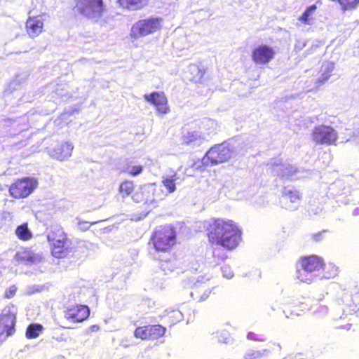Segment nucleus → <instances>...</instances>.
Returning <instances> with one entry per match:
<instances>
[{"label":"nucleus","instance_id":"1","mask_svg":"<svg viewBox=\"0 0 359 359\" xmlns=\"http://www.w3.org/2000/svg\"><path fill=\"white\" fill-rule=\"evenodd\" d=\"M204 228L208 241L228 251L237 248L242 241L243 231L238 222L222 217L206 221Z\"/></svg>","mask_w":359,"mask_h":359},{"label":"nucleus","instance_id":"2","mask_svg":"<svg viewBox=\"0 0 359 359\" xmlns=\"http://www.w3.org/2000/svg\"><path fill=\"white\" fill-rule=\"evenodd\" d=\"M149 244L158 252H170L177 244V231L172 224L156 226L149 238Z\"/></svg>","mask_w":359,"mask_h":359},{"label":"nucleus","instance_id":"3","mask_svg":"<svg viewBox=\"0 0 359 359\" xmlns=\"http://www.w3.org/2000/svg\"><path fill=\"white\" fill-rule=\"evenodd\" d=\"M297 263L299 268L296 270V277L299 281L307 284L313 282L312 274L324 269L325 266L323 257L314 254L301 256Z\"/></svg>","mask_w":359,"mask_h":359},{"label":"nucleus","instance_id":"4","mask_svg":"<svg viewBox=\"0 0 359 359\" xmlns=\"http://www.w3.org/2000/svg\"><path fill=\"white\" fill-rule=\"evenodd\" d=\"M154 188L148 186H140L137 189H135V185L133 181L130 180H123L118 186V194L123 197H128L131 196L135 202H143L144 203H152L156 202L153 198Z\"/></svg>","mask_w":359,"mask_h":359},{"label":"nucleus","instance_id":"5","mask_svg":"<svg viewBox=\"0 0 359 359\" xmlns=\"http://www.w3.org/2000/svg\"><path fill=\"white\" fill-rule=\"evenodd\" d=\"M103 0H75L73 8L74 15H81L87 19L98 20L105 12Z\"/></svg>","mask_w":359,"mask_h":359},{"label":"nucleus","instance_id":"6","mask_svg":"<svg viewBox=\"0 0 359 359\" xmlns=\"http://www.w3.org/2000/svg\"><path fill=\"white\" fill-rule=\"evenodd\" d=\"M48 241L50 245L51 255L55 258H66L72 251L68 245L67 235L61 228L52 230L48 235Z\"/></svg>","mask_w":359,"mask_h":359},{"label":"nucleus","instance_id":"7","mask_svg":"<svg viewBox=\"0 0 359 359\" xmlns=\"http://www.w3.org/2000/svg\"><path fill=\"white\" fill-rule=\"evenodd\" d=\"M17 307L13 304L6 305L0 313V341H2L15 332Z\"/></svg>","mask_w":359,"mask_h":359},{"label":"nucleus","instance_id":"8","mask_svg":"<svg viewBox=\"0 0 359 359\" xmlns=\"http://www.w3.org/2000/svg\"><path fill=\"white\" fill-rule=\"evenodd\" d=\"M38 180L34 177H24L15 180L8 187L9 195L14 199L28 197L37 187Z\"/></svg>","mask_w":359,"mask_h":359},{"label":"nucleus","instance_id":"9","mask_svg":"<svg viewBox=\"0 0 359 359\" xmlns=\"http://www.w3.org/2000/svg\"><path fill=\"white\" fill-rule=\"evenodd\" d=\"M162 22L159 17L140 20L132 26L130 36L137 39L153 34L161 29Z\"/></svg>","mask_w":359,"mask_h":359},{"label":"nucleus","instance_id":"10","mask_svg":"<svg viewBox=\"0 0 359 359\" xmlns=\"http://www.w3.org/2000/svg\"><path fill=\"white\" fill-rule=\"evenodd\" d=\"M311 136L316 144L325 145L335 144L338 138L337 131L332 127L324 124L315 126Z\"/></svg>","mask_w":359,"mask_h":359},{"label":"nucleus","instance_id":"11","mask_svg":"<svg viewBox=\"0 0 359 359\" xmlns=\"http://www.w3.org/2000/svg\"><path fill=\"white\" fill-rule=\"evenodd\" d=\"M233 155V150L229 145L219 144L212 146L206 152L205 157L208 163L217 165L228 161Z\"/></svg>","mask_w":359,"mask_h":359},{"label":"nucleus","instance_id":"12","mask_svg":"<svg viewBox=\"0 0 359 359\" xmlns=\"http://www.w3.org/2000/svg\"><path fill=\"white\" fill-rule=\"evenodd\" d=\"M166 329L159 324L139 326L134 330L137 339L144 341H154L164 336Z\"/></svg>","mask_w":359,"mask_h":359},{"label":"nucleus","instance_id":"13","mask_svg":"<svg viewBox=\"0 0 359 359\" xmlns=\"http://www.w3.org/2000/svg\"><path fill=\"white\" fill-rule=\"evenodd\" d=\"M63 314L67 321L72 323H80L89 318L90 311L86 305L76 304L66 307Z\"/></svg>","mask_w":359,"mask_h":359},{"label":"nucleus","instance_id":"14","mask_svg":"<svg viewBox=\"0 0 359 359\" xmlns=\"http://www.w3.org/2000/svg\"><path fill=\"white\" fill-rule=\"evenodd\" d=\"M44 19L41 15L29 16L25 22V30L30 38H36L43 32Z\"/></svg>","mask_w":359,"mask_h":359},{"label":"nucleus","instance_id":"15","mask_svg":"<svg viewBox=\"0 0 359 359\" xmlns=\"http://www.w3.org/2000/svg\"><path fill=\"white\" fill-rule=\"evenodd\" d=\"M275 52L272 48L266 45H260L253 49L252 60L257 64L268 63L274 57Z\"/></svg>","mask_w":359,"mask_h":359},{"label":"nucleus","instance_id":"16","mask_svg":"<svg viewBox=\"0 0 359 359\" xmlns=\"http://www.w3.org/2000/svg\"><path fill=\"white\" fill-rule=\"evenodd\" d=\"M144 98L147 101L154 105L159 113L167 114L170 111L168 100L164 93L153 92L149 95H145Z\"/></svg>","mask_w":359,"mask_h":359},{"label":"nucleus","instance_id":"17","mask_svg":"<svg viewBox=\"0 0 359 359\" xmlns=\"http://www.w3.org/2000/svg\"><path fill=\"white\" fill-rule=\"evenodd\" d=\"M16 259L18 262H23L27 264H33L41 261V255L35 253L29 248H24L21 251L16 253Z\"/></svg>","mask_w":359,"mask_h":359},{"label":"nucleus","instance_id":"18","mask_svg":"<svg viewBox=\"0 0 359 359\" xmlns=\"http://www.w3.org/2000/svg\"><path fill=\"white\" fill-rule=\"evenodd\" d=\"M190 80L194 83H203L205 80L206 68L200 63H192L188 67Z\"/></svg>","mask_w":359,"mask_h":359},{"label":"nucleus","instance_id":"19","mask_svg":"<svg viewBox=\"0 0 359 359\" xmlns=\"http://www.w3.org/2000/svg\"><path fill=\"white\" fill-rule=\"evenodd\" d=\"M150 0H116L118 6L128 10H140L149 4Z\"/></svg>","mask_w":359,"mask_h":359},{"label":"nucleus","instance_id":"20","mask_svg":"<svg viewBox=\"0 0 359 359\" xmlns=\"http://www.w3.org/2000/svg\"><path fill=\"white\" fill-rule=\"evenodd\" d=\"M73 147L71 144L65 142L61 144L53 150L54 156L59 160H64L72 154Z\"/></svg>","mask_w":359,"mask_h":359},{"label":"nucleus","instance_id":"21","mask_svg":"<svg viewBox=\"0 0 359 359\" xmlns=\"http://www.w3.org/2000/svg\"><path fill=\"white\" fill-rule=\"evenodd\" d=\"M15 233L18 239L23 241H29L33 236L32 231L28 228V224L27 222L18 225L15 230Z\"/></svg>","mask_w":359,"mask_h":359},{"label":"nucleus","instance_id":"22","mask_svg":"<svg viewBox=\"0 0 359 359\" xmlns=\"http://www.w3.org/2000/svg\"><path fill=\"white\" fill-rule=\"evenodd\" d=\"M317 6L313 4L306 8L303 13L298 18V20L303 25H309L313 19V15L316 11Z\"/></svg>","mask_w":359,"mask_h":359},{"label":"nucleus","instance_id":"23","mask_svg":"<svg viewBox=\"0 0 359 359\" xmlns=\"http://www.w3.org/2000/svg\"><path fill=\"white\" fill-rule=\"evenodd\" d=\"M201 135L197 131H189L182 137V144L189 145L200 141Z\"/></svg>","mask_w":359,"mask_h":359},{"label":"nucleus","instance_id":"24","mask_svg":"<svg viewBox=\"0 0 359 359\" xmlns=\"http://www.w3.org/2000/svg\"><path fill=\"white\" fill-rule=\"evenodd\" d=\"M43 330V326L39 323H32L27 326L25 336L27 339H35L38 337Z\"/></svg>","mask_w":359,"mask_h":359},{"label":"nucleus","instance_id":"25","mask_svg":"<svg viewBox=\"0 0 359 359\" xmlns=\"http://www.w3.org/2000/svg\"><path fill=\"white\" fill-rule=\"evenodd\" d=\"M282 198L285 202L290 201L291 203H296L301 198L300 194L297 190H290L283 193Z\"/></svg>","mask_w":359,"mask_h":359},{"label":"nucleus","instance_id":"26","mask_svg":"<svg viewBox=\"0 0 359 359\" xmlns=\"http://www.w3.org/2000/svg\"><path fill=\"white\" fill-rule=\"evenodd\" d=\"M346 305L349 307L351 311H355L359 310V289L351 294V302H346Z\"/></svg>","mask_w":359,"mask_h":359},{"label":"nucleus","instance_id":"27","mask_svg":"<svg viewBox=\"0 0 359 359\" xmlns=\"http://www.w3.org/2000/svg\"><path fill=\"white\" fill-rule=\"evenodd\" d=\"M167 318L171 325H174L182 319V314L178 310H172L168 313Z\"/></svg>","mask_w":359,"mask_h":359},{"label":"nucleus","instance_id":"28","mask_svg":"<svg viewBox=\"0 0 359 359\" xmlns=\"http://www.w3.org/2000/svg\"><path fill=\"white\" fill-rule=\"evenodd\" d=\"M175 181L176 178L174 177H166L163 180L162 183L166 188L168 193H172L175 191Z\"/></svg>","mask_w":359,"mask_h":359},{"label":"nucleus","instance_id":"29","mask_svg":"<svg viewBox=\"0 0 359 359\" xmlns=\"http://www.w3.org/2000/svg\"><path fill=\"white\" fill-rule=\"evenodd\" d=\"M143 171V166L141 165H127L125 172L130 176H137Z\"/></svg>","mask_w":359,"mask_h":359},{"label":"nucleus","instance_id":"30","mask_svg":"<svg viewBox=\"0 0 359 359\" xmlns=\"http://www.w3.org/2000/svg\"><path fill=\"white\" fill-rule=\"evenodd\" d=\"M292 311L290 314L294 313L297 316H301L308 309V307L304 303L294 304L291 305Z\"/></svg>","mask_w":359,"mask_h":359},{"label":"nucleus","instance_id":"31","mask_svg":"<svg viewBox=\"0 0 359 359\" xmlns=\"http://www.w3.org/2000/svg\"><path fill=\"white\" fill-rule=\"evenodd\" d=\"M247 338L249 340H254L257 341H263L265 339L262 334L256 333L255 332H249L248 333Z\"/></svg>","mask_w":359,"mask_h":359},{"label":"nucleus","instance_id":"32","mask_svg":"<svg viewBox=\"0 0 359 359\" xmlns=\"http://www.w3.org/2000/svg\"><path fill=\"white\" fill-rule=\"evenodd\" d=\"M95 224V222H89L87 221H79L77 223V228L81 231H86L88 230L91 225Z\"/></svg>","mask_w":359,"mask_h":359},{"label":"nucleus","instance_id":"33","mask_svg":"<svg viewBox=\"0 0 359 359\" xmlns=\"http://www.w3.org/2000/svg\"><path fill=\"white\" fill-rule=\"evenodd\" d=\"M263 354L259 351H254L245 354L244 359H262Z\"/></svg>","mask_w":359,"mask_h":359},{"label":"nucleus","instance_id":"34","mask_svg":"<svg viewBox=\"0 0 359 359\" xmlns=\"http://www.w3.org/2000/svg\"><path fill=\"white\" fill-rule=\"evenodd\" d=\"M16 287L15 286H12L11 287H9L8 289H7L6 291H5V293H4V297L6 299H11L13 297H14L15 292H16Z\"/></svg>","mask_w":359,"mask_h":359},{"label":"nucleus","instance_id":"35","mask_svg":"<svg viewBox=\"0 0 359 359\" xmlns=\"http://www.w3.org/2000/svg\"><path fill=\"white\" fill-rule=\"evenodd\" d=\"M330 76H331V71L328 70L327 72H325V74H323V76L318 80V82L320 83H324L326 80H327L330 77Z\"/></svg>","mask_w":359,"mask_h":359},{"label":"nucleus","instance_id":"36","mask_svg":"<svg viewBox=\"0 0 359 359\" xmlns=\"http://www.w3.org/2000/svg\"><path fill=\"white\" fill-rule=\"evenodd\" d=\"M213 257L215 258H217L218 260L224 261L226 258V256L225 255H223L222 256L217 255L215 254V252H213Z\"/></svg>","mask_w":359,"mask_h":359},{"label":"nucleus","instance_id":"37","mask_svg":"<svg viewBox=\"0 0 359 359\" xmlns=\"http://www.w3.org/2000/svg\"><path fill=\"white\" fill-rule=\"evenodd\" d=\"M90 330L92 331V332H95V331H97L99 330V326L96 325H91L90 327Z\"/></svg>","mask_w":359,"mask_h":359}]
</instances>
